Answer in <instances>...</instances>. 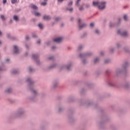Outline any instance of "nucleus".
<instances>
[{"label":"nucleus","mask_w":130,"mask_h":130,"mask_svg":"<svg viewBox=\"0 0 130 130\" xmlns=\"http://www.w3.org/2000/svg\"><path fill=\"white\" fill-rule=\"evenodd\" d=\"M78 22L79 23V29H83V28H84V27L86 26V24H83L81 25V22H82V19H79L78 20Z\"/></svg>","instance_id":"obj_2"},{"label":"nucleus","mask_w":130,"mask_h":130,"mask_svg":"<svg viewBox=\"0 0 130 130\" xmlns=\"http://www.w3.org/2000/svg\"><path fill=\"white\" fill-rule=\"evenodd\" d=\"M101 55H102V53H101Z\"/></svg>","instance_id":"obj_48"},{"label":"nucleus","mask_w":130,"mask_h":130,"mask_svg":"<svg viewBox=\"0 0 130 130\" xmlns=\"http://www.w3.org/2000/svg\"><path fill=\"white\" fill-rule=\"evenodd\" d=\"M7 3V0H3V4H6Z\"/></svg>","instance_id":"obj_26"},{"label":"nucleus","mask_w":130,"mask_h":130,"mask_svg":"<svg viewBox=\"0 0 130 130\" xmlns=\"http://www.w3.org/2000/svg\"><path fill=\"white\" fill-rule=\"evenodd\" d=\"M81 0H77V2L76 3V6H79V2H80Z\"/></svg>","instance_id":"obj_21"},{"label":"nucleus","mask_w":130,"mask_h":130,"mask_svg":"<svg viewBox=\"0 0 130 130\" xmlns=\"http://www.w3.org/2000/svg\"><path fill=\"white\" fill-rule=\"evenodd\" d=\"M68 11H69V12H73V11H74V9L71 8V9H68L67 8Z\"/></svg>","instance_id":"obj_17"},{"label":"nucleus","mask_w":130,"mask_h":130,"mask_svg":"<svg viewBox=\"0 0 130 130\" xmlns=\"http://www.w3.org/2000/svg\"><path fill=\"white\" fill-rule=\"evenodd\" d=\"M31 92L33 93V94H36L37 93L36 91L34 90H31Z\"/></svg>","instance_id":"obj_20"},{"label":"nucleus","mask_w":130,"mask_h":130,"mask_svg":"<svg viewBox=\"0 0 130 130\" xmlns=\"http://www.w3.org/2000/svg\"><path fill=\"white\" fill-rule=\"evenodd\" d=\"M17 73V72H13V74H16Z\"/></svg>","instance_id":"obj_37"},{"label":"nucleus","mask_w":130,"mask_h":130,"mask_svg":"<svg viewBox=\"0 0 130 130\" xmlns=\"http://www.w3.org/2000/svg\"><path fill=\"white\" fill-rule=\"evenodd\" d=\"M90 26V27H94V23H91Z\"/></svg>","instance_id":"obj_19"},{"label":"nucleus","mask_w":130,"mask_h":130,"mask_svg":"<svg viewBox=\"0 0 130 130\" xmlns=\"http://www.w3.org/2000/svg\"><path fill=\"white\" fill-rule=\"evenodd\" d=\"M29 72H31V69H29Z\"/></svg>","instance_id":"obj_39"},{"label":"nucleus","mask_w":130,"mask_h":130,"mask_svg":"<svg viewBox=\"0 0 130 130\" xmlns=\"http://www.w3.org/2000/svg\"><path fill=\"white\" fill-rule=\"evenodd\" d=\"M29 7H30V8H31V9H33V10H37V9H38L37 6H36V5H34L33 4H31L29 6Z\"/></svg>","instance_id":"obj_6"},{"label":"nucleus","mask_w":130,"mask_h":130,"mask_svg":"<svg viewBox=\"0 0 130 130\" xmlns=\"http://www.w3.org/2000/svg\"><path fill=\"white\" fill-rule=\"evenodd\" d=\"M95 33H96V34H99V30H98V29L95 30Z\"/></svg>","instance_id":"obj_24"},{"label":"nucleus","mask_w":130,"mask_h":130,"mask_svg":"<svg viewBox=\"0 0 130 130\" xmlns=\"http://www.w3.org/2000/svg\"><path fill=\"white\" fill-rule=\"evenodd\" d=\"M34 14H35V16H39L41 15L40 13H39V12H35Z\"/></svg>","instance_id":"obj_11"},{"label":"nucleus","mask_w":130,"mask_h":130,"mask_svg":"<svg viewBox=\"0 0 130 130\" xmlns=\"http://www.w3.org/2000/svg\"><path fill=\"white\" fill-rule=\"evenodd\" d=\"M0 44H2V42L0 41Z\"/></svg>","instance_id":"obj_42"},{"label":"nucleus","mask_w":130,"mask_h":130,"mask_svg":"<svg viewBox=\"0 0 130 130\" xmlns=\"http://www.w3.org/2000/svg\"><path fill=\"white\" fill-rule=\"evenodd\" d=\"M1 18L3 21H5L6 20V18H5V16L4 15H1Z\"/></svg>","instance_id":"obj_12"},{"label":"nucleus","mask_w":130,"mask_h":130,"mask_svg":"<svg viewBox=\"0 0 130 130\" xmlns=\"http://www.w3.org/2000/svg\"><path fill=\"white\" fill-rule=\"evenodd\" d=\"M87 7H89V5Z\"/></svg>","instance_id":"obj_49"},{"label":"nucleus","mask_w":130,"mask_h":130,"mask_svg":"<svg viewBox=\"0 0 130 130\" xmlns=\"http://www.w3.org/2000/svg\"><path fill=\"white\" fill-rule=\"evenodd\" d=\"M14 53H19V49H18V47L17 46H14Z\"/></svg>","instance_id":"obj_5"},{"label":"nucleus","mask_w":130,"mask_h":130,"mask_svg":"<svg viewBox=\"0 0 130 130\" xmlns=\"http://www.w3.org/2000/svg\"><path fill=\"white\" fill-rule=\"evenodd\" d=\"M25 39H26V40H28L29 39V37H26Z\"/></svg>","instance_id":"obj_27"},{"label":"nucleus","mask_w":130,"mask_h":130,"mask_svg":"<svg viewBox=\"0 0 130 130\" xmlns=\"http://www.w3.org/2000/svg\"><path fill=\"white\" fill-rule=\"evenodd\" d=\"M59 20H60V18L58 17L55 19V21H58Z\"/></svg>","instance_id":"obj_22"},{"label":"nucleus","mask_w":130,"mask_h":130,"mask_svg":"<svg viewBox=\"0 0 130 130\" xmlns=\"http://www.w3.org/2000/svg\"><path fill=\"white\" fill-rule=\"evenodd\" d=\"M123 18H124V20H125V21L127 20V16L126 15H124Z\"/></svg>","instance_id":"obj_13"},{"label":"nucleus","mask_w":130,"mask_h":130,"mask_svg":"<svg viewBox=\"0 0 130 130\" xmlns=\"http://www.w3.org/2000/svg\"><path fill=\"white\" fill-rule=\"evenodd\" d=\"M126 64L127 65V63H126Z\"/></svg>","instance_id":"obj_45"},{"label":"nucleus","mask_w":130,"mask_h":130,"mask_svg":"<svg viewBox=\"0 0 130 130\" xmlns=\"http://www.w3.org/2000/svg\"><path fill=\"white\" fill-rule=\"evenodd\" d=\"M72 5H73V2H70L69 4V6H72Z\"/></svg>","instance_id":"obj_23"},{"label":"nucleus","mask_w":130,"mask_h":130,"mask_svg":"<svg viewBox=\"0 0 130 130\" xmlns=\"http://www.w3.org/2000/svg\"><path fill=\"white\" fill-rule=\"evenodd\" d=\"M52 49H54L55 48V47H52Z\"/></svg>","instance_id":"obj_35"},{"label":"nucleus","mask_w":130,"mask_h":130,"mask_svg":"<svg viewBox=\"0 0 130 130\" xmlns=\"http://www.w3.org/2000/svg\"><path fill=\"white\" fill-rule=\"evenodd\" d=\"M38 27L40 28V29H42L43 28V25L42 24L40 23L38 24Z\"/></svg>","instance_id":"obj_10"},{"label":"nucleus","mask_w":130,"mask_h":130,"mask_svg":"<svg viewBox=\"0 0 130 130\" xmlns=\"http://www.w3.org/2000/svg\"><path fill=\"white\" fill-rule=\"evenodd\" d=\"M12 4H16L17 3V0H11Z\"/></svg>","instance_id":"obj_15"},{"label":"nucleus","mask_w":130,"mask_h":130,"mask_svg":"<svg viewBox=\"0 0 130 130\" xmlns=\"http://www.w3.org/2000/svg\"><path fill=\"white\" fill-rule=\"evenodd\" d=\"M1 35H2V31H0V36H1Z\"/></svg>","instance_id":"obj_38"},{"label":"nucleus","mask_w":130,"mask_h":130,"mask_svg":"<svg viewBox=\"0 0 130 130\" xmlns=\"http://www.w3.org/2000/svg\"><path fill=\"white\" fill-rule=\"evenodd\" d=\"M98 60H99V59H98V58H95L94 61V63H96V62H97Z\"/></svg>","instance_id":"obj_18"},{"label":"nucleus","mask_w":130,"mask_h":130,"mask_svg":"<svg viewBox=\"0 0 130 130\" xmlns=\"http://www.w3.org/2000/svg\"><path fill=\"white\" fill-rule=\"evenodd\" d=\"M27 82H29V79H27Z\"/></svg>","instance_id":"obj_41"},{"label":"nucleus","mask_w":130,"mask_h":130,"mask_svg":"<svg viewBox=\"0 0 130 130\" xmlns=\"http://www.w3.org/2000/svg\"><path fill=\"white\" fill-rule=\"evenodd\" d=\"M83 63H85V62H84V61H83Z\"/></svg>","instance_id":"obj_44"},{"label":"nucleus","mask_w":130,"mask_h":130,"mask_svg":"<svg viewBox=\"0 0 130 130\" xmlns=\"http://www.w3.org/2000/svg\"><path fill=\"white\" fill-rule=\"evenodd\" d=\"M0 71H2V69H0Z\"/></svg>","instance_id":"obj_47"},{"label":"nucleus","mask_w":130,"mask_h":130,"mask_svg":"<svg viewBox=\"0 0 130 130\" xmlns=\"http://www.w3.org/2000/svg\"><path fill=\"white\" fill-rule=\"evenodd\" d=\"M51 58H52V57H50L49 58V59H51Z\"/></svg>","instance_id":"obj_40"},{"label":"nucleus","mask_w":130,"mask_h":130,"mask_svg":"<svg viewBox=\"0 0 130 130\" xmlns=\"http://www.w3.org/2000/svg\"><path fill=\"white\" fill-rule=\"evenodd\" d=\"M43 19H44V20H50V19H51V18L49 16L45 15L43 16Z\"/></svg>","instance_id":"obj_7"},{"label":"nucleus","mask_w":130,"mask_h":130,"mask_svg":"<svg viewBox=\"0 0 130 130\" xmlns=\"http://www.w3.org/2000/svg\"><path fill=\"white\" fill-rule=\"evenodd\" d=\"M63 26V24H62V26Z\"/></svg>","instance_id":"obj_46"},{"label":"nucleus","mask_w":130,"mask_h":130,"mask_svg":"<svg viewBox=\"0 0 130 130\" xmlns=\"http://www.w3.org/2000/svg\"><path fill=\"white\" fill-rule=\"evenodd\" d=\"M12 91V89L11 88H9L8 89L6 90V93H10Z\"/></svg>","instance_id":"obj_14"},{"label":"nucleus","mask_w":130,"mask_h":130,"mask_svg":"<svg viewBox=\"0 0 130 130\" xmlns=\"http://www.w3.org/2000/svg\"><path fill=\"white\" fill-rule=\"evenodd\" d=\"M32 57H33V58H38V56L37 55H33Z\"/></svg>","instance_id":"obj_16"},{"label":"nucleus","mask_w":130,"mask_h":130,"mask_svg":"<svg viewBox=\"0 0 130 130\" xmlns=\"http://www.w3.org/2000/svg\"><path fill=\"white\" fill-rule=\"evenodd\" d=\"M32 37H37L36 35H32Z\"/></svg>","instance_id":"obj_31"},{"label":"nucleus","mask_w":130,"mask_h":130,"mask_svg":"<svg viewBox=\"0 0 130 130\" xmlns=\"http://www.w3.org/2000/svg\"><path fill=\"white\" fill-rule=\"evenodd\" d=\"M59 111H60V109H59Z\"/></svg>","instance_id":"obj_43"},{"label":"nucleus","mask_w":130,"mask_h":130,"mask_svg":"<svg viewBox=\"0 0 130 130\" xmlns=\"http://www.w3.org/2000/svg\"><path fill=\"white\" fill-rule=\"evenodd\" d=\"M105 2H93V6L94 7L98 6L99 10H104L105 9Z\"/></svg>","instance_id":"obj_1"},{"label":"nucleus","mask_w":130,"mask_h":130,"mask_svg":"<svg viewBox=\"0 0 130 130\" xmlns=\"http://www.w3.org/2000/svg\"><path fill=\"white\" fill-rule=\"evenodd\" d=\"M82 56H83V54H80V57H82Z\"/></svg>","instance_id":"obj_33"},{"label":"nucleus","mask_w":130,"mask_h":130,"mask_svg":"<svg viewBox=\"0 0 130 130\" xmlns=\"http://www.w3.org/2000/svg\"><path fill=\"white\" fill-rule=\"evenodd\" d=\"M62 38H57L53 39L54 42H56L57 43H60L62 41Z\"/></svg>","instance_id":"obj_3"},{"label":"nucleus","mask_w":130,"mask_h":130,"mask_svg":"<svg viewBox=\"0 0 130 130\" xmlns=\"http://www.w3.org/2000/svg\"><path fill=\"white\" fill-rule=\"evenodd\" d=\"M10 61L9 59H7V60H6V61H7V62H8V61Z\"/></svg>","instance_id":"obj_36"},{"label":"nucleus","mask_w":130,"mask_h":130,"mask_svg":"<svg viewBox=\"0 0 130 130\" xmlns=\"http://www.w3.org/2000/svg\"><path fill=\"white\" fill-rule=\"evenodd\" d=\"M44 2L41 3V6H46L47 5V0H44Z\"/></svg>","instance_id":"obj_8"},{"label":"nucleus","mask_w":130,"mask_h":130,"mask_svg":"<svg viewBox=\"0 0 130 130\" xmlns=\"http://www.w3.org/2000/svg\"><path fill=\"white\" fill-rule=\"evenodd\" d=\"M13 19L15 21H18L19 20V18L18 17V16H17L16 15L13 17Z\"/></svg>","instance_id":"obj_9"},{"label":"nucleus","mask_w":130,"mask_h":130,"mask_svg":"<svg viewBox=\"0 0 130 130\" xmlns=\"http://www.w3.org/2000/svg\"><path fill=\"white\" fill-rule=\"evenodd\" d=\"M109 61V60H105V63H108V62Z\"/></svg>","instance_id":"obj_28"},{"label":"nucleus","mask_w":130,"mask_h":130,"mask_svg":"<svg viewBox=\"0 0 130 130\" xmlns=\"http://www.w3.org/2000/svg\"><path fill=\"white\" fill-rule=\"evenodd\" d=\"M79 10H80V11H82V10H83V8L82 7H80L79 8Z\"/></svg>","instance_id":"obj_30"},{"label":"nucleus","mask_w":130,"mask_h":130,"mask_svg":"<svg viewBox=\"0 0 130 130\" xmlns=\"http://www.w3.org/2000/svg\"><path fill=\"white\" fill-rule=\"evenodd\" d=\"M67 70H70V66L67 67Z\"/></svg>","instance_id":"obj_34"},{"label":"nucleus","mask_w":130,"mask_h":130,"mask_svg":"<svg viewBox=\"0 0 130 130\" xmlns=\"http://www.w3.org/2000/svg\"><path fill=\"white\" fill-rule=\"evenodd\" d=\"M58 3H61V2H63L64 0H57Z\"/></svg>","instance_id":"obj_25"},{"label":"nucleus","mask_w":130,"mask_h":130,"mask_svg":"<svg viewBox=\"0 0 130 130\" xmlns=\"http://www.w3.org/2000/svg\"><path fill=\"white\" fill-rule=\"evenodd\" d=\"M118 34H120V35H121V36H127V33L126 32V31L122 32L120 30H118Z\"/></svg>","instance_id":"obj_4"},{"label":"nucleus","mask_w":130,"mask_h":130,"mask_svg":"<svg viewBox=\"0 0 130 130\" xmlns=\"http://www.w3.org/2000/svg\"><path fill=\"white\" fill-rule=\"evenodd\" d=\"M79 49H81L82 48V46H81L80 47H78Z\"/></svg>","instance_id":"obj_32"},{"label":"nucleus","mask_w":130,"mask_h":130,"mask_svg":"<svg viewBox=\"0 0 130 130\" xmlns=\"http://www.w3.org/2000/svg\"><path fill=\"white\" fill-rule=\"evenodd\" d=\"M37 44H40V40H39V41H37Z\"/></svg>","instance_id":"obj_29"}]
</instances>
